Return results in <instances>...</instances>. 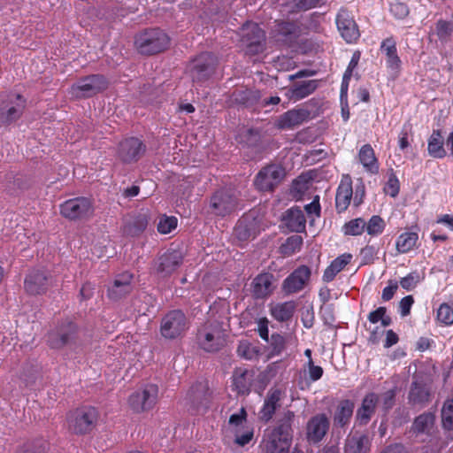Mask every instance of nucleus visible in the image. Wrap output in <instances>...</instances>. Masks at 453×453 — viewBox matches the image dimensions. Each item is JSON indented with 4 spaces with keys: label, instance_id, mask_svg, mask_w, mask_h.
I'll return each mask as SVG.
<instances>
[{
    "label": "nucleus",
    "instance_id": "1",
    "mask_svg": "<svg viewBox=\"0 0 453 453\" xmlns=\"http://www.w3.org/2000/svg\"><path fill=\"white\" fill-rule=\"evenodd\" d=\"M293 417V412L288 411L273 429L265 436L261 444L264 453H289Z\"/></svg>",
    "mask_w": 453,
    "mask_h": 453
},
{
    "label": "nucleus",
    "instance_id": "2",
    "mask_svg": "<svg viewBox=\"0 0 453 453\" xmlns=\"http://www.w3.org/2000/svg\"><path fill=\"white\" fill-rule=\"evenodd\" d=\"M99 418L98 411L92 406H81L66 413L67 430L75 435L90 434L96 426Z\"/></svg>",
    "mask_w": 453,
    "mask_h": 453
},
{
    "label": "nucleus",
    "instance_id": "3",
    "mask_svg": "<svg viewBox=\"0 0 453 453\" xmlns=\"http://www.w3.org/2000/svg\"><path fill=\"white\" fill-rule=\"evenodd\" d=\"M226 332L217 321L206 323L197 334L199 346L207 352L219 350L226 343Z\"/></svg>",
    "mask_w": 453,
    "mask_h": 453
},
{
    "label": "nucleus",
    "instance_id": "4",
    "mask_svg": "<svg viewBox=\"0 0 453 453\" xmlns=\"http://www.w3.org/2000/svg\"><path fill=\"white\" fill-rule=\"evenodd\" d=\"M27 100L19 94H9L0 97V127L9 126L22 116Z\"/></svg>",
    "mask_w": 453,
    "mask_h": 453
},
{
    "label": "nucleus",
    "instance_id": "5",
    "mask_svg": "<svg viewBox=\"0 0 453 453\" xmlns=\"http://www.w3.org/2000/svg\"><path fill=\"white\" fill-rule=\"evenodd\" d=\"M135 45L142 54H157L168 47L169 37L160 29H152L139 35L135 39Z\"/></svg>",
    "mask_w": 453,
    "mask_h": 453
},
{
    "label": "nucleus",
    "instance_id": "6",
    "mask_svg": "<svg viewBox=\"0 0 453 453\" xmlns=\"http://www.w3.org/2000/svg\"><path fill=\"white\" fill-rule=\"evenodd\" d=\"M109 82L100 74H93L80 79L69 88V94L73 98L93 96L108 88Z\"/></svg>",
    "mask_w": 453,
    "mask_h": 453
},
{
    "label": "nucleus",
    "instance_id": "7",
    "mask_svg": "<svg viewBox=\"0 0 453 453\" xmlns=\"http://www.w3.org/2000/svg\"><path fill=\"white\" fill-rule=\"evenodd\" d=\"M241 42L246 54L257 55L264 51L265 34L256 23H247L241 29Z\"/></svg>",
    "mask_w": 453,
    "mask_h": 453
},
{
    "label": "nucleus",
    "instance_id": "8",
    "mask_svg": "<svg viewBox=\"0 0 453 453\" xmlns=\"http://www.w3.org/2000/svg\"><path fill=\"white\" fill-rule=\"evenodd\" d=\"M188 327V322L185 314L180 310H174L163 317L160 334L164 338L175 339L184 334Z\"/></svg>",
    "mask_w": 453,
    "mask_h": 453
},
{
    "label": "nucleus",
    "instance_id": "9",
    "mask_svg": "<svg viewBox=\"0 0 453 453\" xmlns=\"http://www.w3.org/2000/svg\"><path fill=\"white\" fill-rule=\"evenodd\" d=\"M94 207L87 197H76L61 204V214L70 219H85L92 216Z\"/></svg>",
    "mask_w": 453,
    "mask_h": 453
},
{
    "label": "nucleus",
    "instance_id": "10",
    "mask_svg": "<svg viewBox=\"0 0 453 453\" xmlns=\"http://www.w3.org/2000/svg\"><path fill=\"white\" fill-rule=\"evenodd\" d=\"M217 64L216 58L211 53H203L195 58L188 67L193 81H206L213 73Z\"/></svg>",
    "mask_w": 453,
    "mask_h": 453
},
{
    "label": "nucleus",
    "instance_id": "11",
    "mask_svg": "<svg viewBox=\"0 0 453 453\" xmlns=\"http://www.w3.org/2000/svg\"><path fill=\"white\" fill-rule=\"evenodd\" d=\"M48 342L53 349L73 348L77 344V327L72 323L59 326L49 334Z\"/></svg>",
    "mask_w": 453,
    "mask_h": 453
},
{
    "label": "nucleus",
    "instance_id": "12",
    "mask_svg": "<svg viewBox=\"0 0 453 453\" xmlns=\"http://www.w3.org/2000/svg\"><path fill=\"white\" fill-rule=\"evenodd\" d=\"M285 171L280 165H272L263 168L255 179V186L261 191H272L280 183Z\"/></svg>",
    "mask_w": 453,
    "mask_h": 453
},
{
    "label": "nucleus",
    "instance_id": "13",
    "mask_svg": "<svg viewBox=\"0 0 453 453\" xmlns=\"http://www.w3.org/2000/svg\"><path fill=\"white\" fill-rule=\"evenodd\" d=\"M238 206L234 194L228 189L217 191L211 199V212L225 217L234 212Z\"/></svg>",
    "mask_w": 453,
    "mask_h": 453
},
{
    "label": "nucleus",
    "instance_id": "14",
    "mask_svg": "<svg viewBox=\"0 0 453 453\" xmlns=\"http://www.w3.org/2000/svg\"><path fill=\"white\" fill-rule=\"evenodd\" d=\"M336 25L342 37L347 42L357 41L360 35L357 25L350 12L341 9L336 16Z\"/></svg>",
    "mask_w": 453,
    "mask_h": 453
},
{
    "label": "nucleus",
    "instance_id": "15",
    "mask_svg": "<svg viewBox=\"0 0 453 453\" xmlns=\"http://www.w3.org/2000/svg\"><path fill=\"white\" fill-rule=\"evenodd\" d=\"M310 278V268L301 265L284 280L282 290L288 295L297 293L304 288Z\"/></svg>",
    "mask_w": 453,
    "mask_h": 453
},
{
    "label": "nucleus",
    "instance_id": "16",
    "mask_svg": "<svg viewBox=\"0 0 453 453\" xmlns=\"http://www.w3.org/2000/svg\"><path fill=\"white\" fill-rule=\"evenodd\" d=\"M145 152V145L138 138L130 137L119 143V157L126 163L137 161Z\"/></svg>",
    "mask_w": 453,
    "mask_h": 453
},
{
    "label": "nucleus",
    "instance_id": "17",
    "mask_svg": "<svg viewBox=\"0 0 453 453\" xmlns=\"http://www.w3.org/2000/svg\"><path fill=\"white\" fill-rule=\"evenodd\" d=\"M310 111L304 108H295L281 114L275 126L280 129H294L309 119Z\"/></svg>",
    "mask_w": 453,
    "mask_h": 453
},
{
    "label": "nucleus",
    "instance_id": "18",
    "mask_svg": "<svg viewBox=\"0 0 453 453\" xmlns=\"http://www.w3.org/2000/svg\"><path fill=\"white\" fill-rule=\"evenodd\" d=\"M307 440L311 443L319 442L329 429V420L325 414L312 417L307 423Z\"/></svg>",
    "mask_w": 453,
    "mask_h": 453
},
{
    "label": "nucleus",
    "instance_id": "19",
    "mask_svg": "<svg viewBox=\"0 0 453 453\" xmlns=\"http://www.w3.org/2000/svg\"><path fill=\"white\" fill-rule=\"evenodd\" d=\"M353 196L352 180L349 175L342 178L335 196V206L338 212L345 211L350 204Z\"/></svg>",
    "mask_w": 453,
    "mask_h": 453
},
{
    "label": "nucleus",
    "instance_id": "20",
    "mask_svg": "<svg viewBox=\"0 0 453 453\" xmlns=\"http://www.w3.org/2000/svg\"><path fill=\"white\" fill-rule=\"evenodd\" d=\"M49 279L43 271H32L25 280V288L31 295H39L47 289Z\"/></svg>",
    "mask_w": 453,
    "mask_h": 453
},
{
    "label": "nucleus",
    "instance_id": "21",
    "mask_svg": "<svg viewBox=\"0 0 453 453\" xmlns=\"http://www.w3.org/2000/svg\"><path fill=\"white\" fill-rule=\"evenodd\" d=\"M252 294L256 298H265L270 296L273 289V275L271 273H261L252 281Z\"/></svg>",
    "mask_w": 453,
    "mask_h": 453
},
{
    "label": "nucleus",
    "instance_id": "22",
    "mask_svg": "<svg viewBox=\"0 0 453 453\" xmlns=\"http://www.w3.org/2000/svg\"><path fill=\"white\" fill-rule=\"evenodd\" d=\"M132 280L133 275L129 273L119 275L108 290L109 297L112 300H118L128 294L132 290Z\"/></svg>",
    "mask_w": 453,
    "mask_h": 453
},
{
    "label": "nucleus",
    "instance_id": "23",
    "mask_svg": "<svg viewBox=\"0 0 453 453\" xmlns=\"http://www.w3.org/2000/svg\"><path fill=\"white\" fill-rule=\"evenodd\" d=\"M317 87L318 81L315 80L303 81L288 88L286 96L289 100L298 101L313 93Z\"/></svg>",
    "mask_w": 453,
    "mask_h": 453
},
{
    "label": "nucleus",
    "instance_id": "24",
    "mask_svg": "<svg viewBox=\"0 0 453 453\" xmlns=\"http://www.w3.org/2000/svg\"><path fill=\"white\" fill-rule=\"evenodd\" d=\"M284 220L288 228L296 233H301L305 229L306 219L303 212L298 207L288 209L285 212Z\"/></svg>",
    "mask_w": 453,
    "mask_h": 453
},
{
    "label": "nucleus",
    "instance_id": "25",
    "mask_svg": "<svg viewBox=\"0 0 453 453\" xmlns=\"http://www.w3.org/2000/svg\"><path fill=\"white\" fill-rule=\"evenodd\" d=\"M358 160L367 173L375 174L379 172L378 159L370 144H365L360 148Z\"/></svg>",
    "mask_w": 453,
    "mask_h": 453
},
{
    "label": "nucleus",
    "instance_id": "26",
    "mask_svg": "<svg viewBox=\"0 0 453 453\" xmlns=\"http://www.w3.org/2000/svg\"><path fill=\"white\" fill-rule=\"evenodd\" d=\"M148 222V213L140 212L126 220L124 233L131 236L138 235L146 229Z\"/></svg>",
    "mask_w": 453,
    "mask_h": 453
},
{
    "label": "nucleus",
    "instance_id": "27",
    "mask_svg": "<svg viewBox=\"0 0 453 453\" xmlns=\"http://www.w3.org/2000/svg\"><path fill=\"white\" fill-rule=\"evenodd\" d=\"M352 255L350 253H344L334 259L331 264L326 268L323 273V280L325 282L332 281L335 276L342 272L344 267L350 263Z\"/></svg>",
    "mask_w": 453,
    "mask_h": 453
},
{
    "label": "nucleus",
    "instance_id": "28",
    "mask_svg": "<svg viewBox=\"0 0 453 453\" xmlns=\"http://www.w3.org/2000/svg\"><path fill=\"white\" fill-rule=\"evenodd\" d=\"M181 262L182 256L180 252L173 250L165 253L159 258L157 271L164 274H170L180 265Z\"/></svg>",
    "mask_w": 453,
    "mask_h": 453
},
{
    "label": "nucleus",
    "instance_id": "29",
    "mask_svg": "<svg viewBox=\"0 0 453 453\" xmlns=\"http://www.w3.org/2000/svg\"><path fill=\"white\" fill-rule=\"evenodd\" d=\"M353 410L354 403L350 400L342 401L334 414V425L343 427L349 424L353 415Z\"/></svg>",
    "mask_w": 453,
    "mask_h": 453
},
{
    "label": "nucleus",
    "instance_id": "30",
    "mask_svg": "<svg viewBox=\"0 0 453 453\" xmlns=\"http://www.w3.org/2000/svg\"><path fill=\"white\" fill-rule=\"evenodd\" d=\"M368 437L364 434L349 436L345 442L344 453H369Z\"/></svg>",
    "mask_w": 453,
    "mask_h": 453
},
{
    "label": "nucleus",
    "instance_id": "31",
    "mask_svg": "<svg viewBox=\"0 0 453 453\" xmlns=\"http://www.w3.org/2000/svg\"><path fill=\"white\" fill-rule=\"evenodd\" d=\"M380 50L387 57V64L389 68H399L401 60L397 55L396 43L392 38H387L382 42Z\"/></svg>",
    "mask_w": 453,
    "mask_h": 453
},
{
    "label": "nucleus",
    "instance_id": "32",
    "mask_svg": "<svg viewBox=\"0 0 453 453\" xmlns=\"http://www.w3.org/2000/svg\"><path fill=\"white\" fill-rule=\"evenodd\" d=\"M237 354L240 357L246 360H257L261 355V349L258 343H253L244 340L239 342Z\"/></svg>",
    "mask_w": 453,
    "mask_h": 453
},
{
    "label": "nucleus",
    "instance_id": "33",
    "mask_svg": "<svg viewBox=\"0 0 453 453\" xmlns=\"http://www.w3.org/2000/svg\"><path fill=\"white\" fill-rule=\"evenodd\" d=\"M430 156L441 158L445 157L446 151L443 148V137L439 130H434L428 140L427 146Z\"/></svg>",
    "mask_w": 453,
    "mask_h": 453
},
{
    "label": "nucleus",
    "instance_id": "34",
    "mask_svg": "<svg viewBox=\"0 0 453 453\" xmlns=\"http://www.w3.org/2000/svg\"><path fill=\"white\" fill-rule=\"evenodd\" d=\"M418 235L414 232H405L401 234L395 243L396 250L399 253H407L415 248Z\"/></svg>",
    "mask_w": 453,
    "mask_h": 453
},
{
    "label": "nucleus",
    "instance_id": "35",
    "mask_svg": "<svg viewBox=\"0 0 453 453\" xmlns=\"http://www.w3.org/2000/svg\"><path fill=\"white\" fill-rule=\"evenodd\" d=\"M295 311V303L293 302H285L276 303L271 307L272 316L278 321L288 320Z\"/></svg>",
    "mask_w": 453,
    "mask_h": 453
},
{
    "label": "nucleus",
    "instance_id": "36",
    "mask_svg": "<svg viewBox=\"0 0 453 453\" xmlns=\"http://www.w3.org/2000/svg\"><path fill=\"white\" fill-rule=\"evenodd\" d=\"M295 25L291 22L279 21L275 23L272 35L275 41L287 42L288 37L295 32Z\"/></svg>",
    "mask_w": 453,
    "mask_h": 453
},
{
    "label": "nucleus",
    "instance_id": "37",
    "mask_svg": "<svg viewBox=\"0 0 453 453\" xmlns=\"http://www.w3.org/2000/svg\"><path fill=\"white\" fill-rule=\"evenodd\" d=\"M434 423V415L431 412H425L415 418L411 429L416 434L427 433Z\"/></svg>",
    "mask_w": 453,
    "mask_h": 453
},
{
    "label": "nucleus",
    "instance_id": "38",
    "mask_svg": "<svg viewBox=\"0 0 453 453\" xmlns=\"http://www.w3.org/2000/svg\"><path fill=\"white\" fill-rule=\"evenodd\" d=\"M250 374L247 369L237 368L233 375L234 386L238 391V394H247L250 386Z\"/></svg>",
    "mask_w": 453,
    "mask_h": 453
},
{
    "label": "nucleus",
    "instance_id": "39",
    "mask_svg": "<svg viewBox=\"0 0 453 453\" xmlns=\"http://www.w3.org/2000/svg\"><path fill=\"white\" fill-rule=\"evenodd\" d=\"M377 398H364L362 406L357 411V419L360 424H367L374 412Z\"/></svg>",
    "mask_w": 453,
    "mask_h": 453
},
{
    "label": "nucleus",
    "instance_id": "40",
    "mask_svg": "<svg viewBox=\"0 0 453 453\" xmlns=\"http://www.w3.org/2000/svg\"><path fill=\"white\" fill-rule=\"evenodd\" d=\"M366 222L362 218H357L346 222L342 231L345 235H361L365 231Z\"/></svg>",
    "mask_w": 453,
    "mask_h": 453
},
{
    "label": "nucleus",
    "instance_id": "41",
    "mask_svg": "<svg viewBox=\"0 0 453 453\" xmlns=\"http://www.w3.org/2000/svg\"><path fill=\"white\" fill-rule=\"evenodd\" d=\"M48 444L42 439L27 441L19 447L16 453H46Z\"/></svg>",
    "mask_w": 453,
    "mask_h": 453
},
{
    "label": "nucleus",
    "instance_id": "42",
    "mask_svg": "<svg viewBox=\"0 0 453 453\" xmlns=\"http://www.w3.org/2000/svg\"><path fill=\"white\" fill-rule=\"evenodd\" d=\"M385 226L386 223L384 219L378 215H373L368 222H366L365 231L371 236H377L382 234Z\"/></svg>",
    "mask_w": 453,
    "mask_h": 453
},
{
    "label": "nucleus",
    "instance_id": "43",
    "mask_svg": "<svg viewBox=\"0 0 453 453\" xmlns=\"http://www.w3.org/2000/svg\"><path fill=\"white\" fill-rule=\"evenodd\" d=\"M156 398H128V404L134 412H142L156 404Z\"/></svg>",
    "mask_w": 453,
    "mask_h": 453
},
{
    "label": "nucleus",
    "instance_id": "44",
    "mask_svg": "<svg viewBox=\"0 0 453 453\" xmlns=\"http://www.w3.org/2000/svg\"><path fill=\"white\" fill-rule=\"evenodd\" d=\"M442 426L447 430H453V398H448L441 409Z\"/></svg>",
    "mask_w": 453,
    "mask_h": 453
},
{
    "label": "nucleus",
    "instance_id": "45",
    "mask_svg": "<svg viewBox=\"0 0 453 453\" xmlns=\"http://www.w3.org/2000/svg\"><path fill=\"white\" fill-rule=\"evenodd\" d=\"M437 319L444 326H450L453 324V309L449 303H441L437 310Z\"/></svg>",
    "mask_w": 453,
    "mask_h": 453
},
{
    "label": "nucleus",
    "instance_id": "46",
    "mask_svg": "<svg viewBox=\"0 0 453 453\" xmlns=\"http://www.w3.org/2000/svg\"><path fill=\"white\" fill-rule=\"evenodd\" d=\"M280 400V398H267L265 400L264 406L260 411L261 419L267 422L273 418L277 407L279 406L278 402Z\"/></svg>",
    "mask_w": 453,
    "mask_h": 453
},
{
    "label": "nucleus",
    "instance_id": "47",
    "mask_svg": "<svg viewBox=\"0 0 453 453\" xmlns=\"http://www.w3.org/2000/svg\"><path fill=\"white\" fill-rule=\"evenodd\" d=\"M212 394L209 387V382L206 380H199L192 384L188 390L189 396H203Z\"/></svg>",
    "mask_w": 453,
    "mask_h": 453
},
{
    "label": "nucleus",
    "instance_id": "48",
    "mask_svg": "<svg viewBox=\"0 0 453 453\" xmlns=\"http://www.w3.org/2000/svg\"><path fill=\"white\" fill-rule=\"evenodd\" d=\"M234 231V235L241 241L248 240L253 234L252 229L248 224V218L240 219Z\"/></svg>",
    "mask_w": 453,
    "mask_h": 453
},
{
    "label": "nucleus",
    "instance_id": "49",
    "mask_svg": "<svg viewBox=\"0 0 453 453\" xmlns=\"http://www.w3.org/2000/svg\"><path fill=\"white\" fill-rule=\"evenodd\" d=\"M386 311L387 310L385 307H379L369 313L368 320L372 324H376L380 320L382 326L386 327L391 324V319L388 316H386Z\"/></svg>",
    "mask_w": 453,
    "mask_h": 453
},
{
    "label": "nucleus",
    "instance_id": "50",
    "mask_svg": "<svg viewBox=\"0 0 453 453\" xmlns=\"http://www.w3.org/2000/svg\"><path fill=\"white\" fill-rule=\"evenodd\" d=\"M234 442L239 446L247 445L254 436L253 428L245 426L244 428L236 429L234 432Z\"/></svg>",
    "mask_w": 453,
    "mask_h": 453
},
{
    "label": "nucleus",
    "instance_id": "51",
    "mask_svg": "<svg viewBox=\"0 0 453 453\" xmlns=\"http://www.w3.org/2000/svg\"><path fill=\"white\" fill-rule=\"evenodd\" d=\"M247 421V411L242 407L237 413H234L229 417L228 424L232 427L233 432L236 429L244 428V423Z\"/></svg>",
    "mask_w": 453,
    "mask_h": 453
},
{
    "label": "nucleus",
    "instance_id": "52",
    "mask_svg": "<svg viewBox=\"0 0 453 453\" xmlns=\"http://www.w3.org/2000/svg\"><path fill=\"white\" fill-rule=\"evenodd\" d=\"M177 219L175 217H161L157 223V230L160 234H166L177 226Z\"/></svg>",
    "mask_w": 453,
    "mask_h": 453
},
{
    "label": "nucleus",
    "instance_id": "53",
    "mask_svg": "<svg viewBox=\"0 0 453 453\" xmlns=\"http://www.w3.org/2000/svg\"><path fill=\"white\" fill-rule=\"evenodd\" d=\"M304 372L308 373L309 378L312 381L319 380L323 375V369L319 365H315L312 360H309L303 368Z\"/></svg>",
    "mask_w": 453,
    "mask_h": 453
},
{
    "label": "nucleus",
    "instance_id": "54",
    "mask_svg": "<svg viewBox=\"0 0 453 453\" xmlns=\"http://www.w3.org/2000/svg\"><path fill=\"white\" fill-rule=\"evenodd\" d=\"M303 244L302 237L294 235L286 241V243L281 247L284 250V253L291 254L296 250H299Z\"/></svg>",
    "mask_w": 453,
    "mask_h": 453
},
{
    "label": "nucleus",
    "instance_id": "55",
    "mask_svg": "<svg viewBox=\"0 0 453 453\" xmlns=\"http://www.w3.org/2000/svg\"><path fill=\"white\" fill-rule=\"evenodd\" d=\"M419 281V275L417 273H411L400 280V285L406 290L413 289Z\"/></svg>",
    "mask_w": 453,
    "mask_h": 453
},
{
    "label": "nucleus",
    "instance_id": "56",
    "mask_svg": "<svg viewBox=\"0 0 453 453\" xmlns=\"http://www.w3.org/2000/svg\"><path fill=\"white\" fill-rule=\"evenodd\" d=\"M304 210L308 216L311 218V223L314 221V218L319 217L320 205L319 202V196H316L314 200L304 206Z\"/></svg>",
    "mask_w": 453,
    "mask_h": 453
},
{
    "label": "nucleus",
    "instance_id": "57",
    "mask_svg": "<svg viewBox=\"0 0 453 453\" xmlns=\"http://www.w3.org/2000/svg\"><path fill=\"white\" fill-rule=\"evenodd\" d=\"M385 192L392 197L397 196L399 192V180L395 175H391L384 188Z\"/></svg>",
    "mask_w": 453,
    "mask_h": 453
},
{
    "label": "nucleus",
    "instance_id": "58",
    "mask_svg": "<svg viewBox=\"0 0 453 453\" xmlns=\"http://www.w3.org/2000/svg\"><path fill=\"white\" fill-rule=\"evenodd\" d=\"M390 12L397 19H403L408 15L409 9L403 3H394L390 6Z\"/></svg>",
    "mask_w": 453,
    "mask_h": 453
},
{
    "label": "nucleus",
    "instance_id": "59",
    "mask_svg": "<svg viewBox=\"0 0 453 453\" xmlns=\"http://www.w3.org/2000/svg\"><path fill=\"white\" fill-rule=\"evenodd\" d=\"M365 194V184L362 180H359L358 183L356 185L355 195L353 198V203L356 207L359 206L363 203Z\"/></svg>",
    "mask_w": 453,
    "mask_h": 453
},
{
    "label": "nucleus",
    "instance_id": "60",
    "mask_svg": "<svg viewBox=\"0 0 453 453\" xmlns=\"http://www.w3.org/2000/svg\"><path fill=\"white\" fill-rule=\"evenodd\" d=\"M158 394L163 395L164 392L159 388L156 383H146L142 387V396H156Z\"/></svg>",
    "mask_w": 453,
    "mask_h": 453
},
{
    "label": "nucleus",
    "instance_id": "61",
    "mask_svg": "<svg viewBox=\"0 0 453 453\" xmlns=\"http://www.w3.org/2000/svg\"><path fill=\"white\" fill-rule=\"evenodd\" d=\"M451 32V25L448 21L439 20L436 24V33L440 38L447 37Z\"/></svg>",
    "mask_w": 453,
    "mask_h": 453
},
{
    "label": "nucleus",
    "instance_id": "62",
    "mask_svg": "<svg viewBox=\"0 0 453 453\" xmlns=\"http://www.w3.org/2000/svg\"><path fill=\"white\" fill-rule=\"evenodd\" d=\"M414 303V299L411 296L403 297L399 303L400 312L403 317L407 316L410 313L411 308Z\"/></svg>",
    "mask_w": 453,
    "mask_h": 453
},
{
    "label": "nucleus",
    "instance_id": "63",
    "mask_svg": "<svg viewBox=\"0 0 453 453\" xmlns=\"http://www.w3.org/2000/svg\"><path fill=\"white\" fill-rule=\"evenodd\" d=\"M273 355H279L284 349V339L282 336L277 334L272 336Z\"/></svg>",
    "mask_w": 453,
    "mask_h": 453
},
{
    "label": "nucleus",
    "instance_id": "64",
    "mask_svg": "<svg viewBox=\"0 0 453 453\" xmlns=\"http://www.w3.org/2000/svg\"><path fill=\"white\" fill-rule=\"evenodd\" d=\"M380 453H409L402 443H392L386 446Z\"/></svg>",
    "mask_w": 453,
    "mask_h": 453
}]
</instances>
